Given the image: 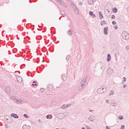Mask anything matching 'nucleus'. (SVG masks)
<instances>
[{
  "label": "nucleus",
  "mask_w": 129,
  "mask_h": 129,
  "mask_svg": "<svg viewBox=\"0 0 129 129\" xmlns=\"http://www.w3.org/2000/svg\"><path fill=\"white\" fill-rule=\"evenodd\" d=\"M122 36L123 37V38L124 39H125V37H126V36H128V34H127V32H125V31H124L122 33Z\"/></svg>",
  "instance_id": "nucleus-1"
},
{
  "label": "nucleus",
  "mask_w": 129,
  "mask_h": 129,
  "mask_svg": "<svg viewBox=\"0 0 129 129\" xmlns=\"http://www.w3.org/2000/svg\"><path fill=\"white\" fill-rule=\"evenodd\" d=\"M11 116L12 117H14V118H19V116H18V115H17V114H15V113L12 114Z\"/></svg>",
  "instance_id": "nucleus-2"
},
{
  "label": "nucleus",
  "mask_w": 129,
  "mask_h": 129,
  "mask_svg": "<svg viewBox=\"0 0 129 129\" xmlns=\"http://www.w3.org/2000/svg\"><path fill=\"white\" fill-rule=\"evenodd\" d=\"M107 31H108V27H105L104 29V34L107 35Z\"/></svg>",
  "instance_id": "nucleus-3"
},
{
  "label": "nucleus",
  "mask_w": 129,
  "mask_h": 129,
  "mask_svg": "<svg viewBox=\"0 0 129 129\" xmlns=\"http://www.w3.org/2000/svg\"><path fill=\"white\" fill-rule=\"evenodd\" d=\"M31 127H30V126L29 125H24L23 126V129H30Z\"/></svg>",
  "instance_id": "nucleus-4"
},
{
  "label": "nucleus",
  "mask_w": 129,
  "mask_h": 129,
  "mask_svg": "<svg viewBox=\"0 0 129 129\" xmlns=\"http://www.w3.org/2000/svg\"><path fill=\"white\" fill-rule=\"evenodd\" d=\"M17 79L18 82H19V83H20V82H22V80H23L22 79V78H21L20 77H17Z\"/></svg>",
  "instance_id": "nucleus-5"
},
{
  "label": "nucleus",
  "mask_w": 129,
  "mask_h": 129,
  "mask_svg": "<svg viewBox=\"0 0 129 129\" xmlns=\"http://www.w3.org/2000/svg\"><path fill=\"white\" fill-rule=\"evenodd\" d=\"M46 118H47V119H51L53 118V116L51 114L47 115H46Z\"/></svg>",
  "instance_id": "nucleus-6"
},
{
  "label": "nucleus",
  "mask_w": 129,
  "mask_h": 129,
  "mask_svg": "<svg viewBox=\"0 0 129 129\" xmlns=\"http://www.w3.org/2000/svg\"><path fill=\"white\" fill-rule=\"evenodd\" d=\"M88 3L89 5H93L95 3V1L93 0H88Z\"/></svg>",
  "instance_id": "nucleus-7"
},
{
  "label": "nucleus",
  "mask_w": 129,
  "mask_h": 129,
  "mask_svg": "<svg viewBox=\"0 0 129 129\" xmlns=\"http://www.w3.org/2000/svg\"><path fill=\"white\" fill-rule=\"evenodd\" d=\"M110 59H111V56H110V54H108L107 55V61L109 62V61H110Z\"/></svg>",
  "instance_id": "nucleus-8"
},
{
  "label": "nucleus",
  "mask_w": 129,
  "mask_h": 129,
  "mask_svg": "<svg viewBox=\"0 0 129 129\" xmlns=\"http://www.w3.org/2000/svg\"><path fill=\"white\" fill-rule=\"evenodd\" d=\"M99 16L100 19H101L103 18V16L102 15V13H101V12L99 13Z\"/></svg>",
  "instance_id": "nucleus-9"
},
{
  "label": "nucleus",
  "mask_w": 129,
  "mask_h": 129,
  "mask_svg": "<svg viewBox=\"0 0 129 129\" xmlns=\"http://www.w3.org/2000/svg\"><path fill=\"white\" fill-rule=\"evenodd\" d=\"M104 25H106V23H105V21H102L101 22V25L104 26Z\"/></svg>",
  "instance_id": "nucleus-10"
},
{
  "label": "nucleus",
  "mask_w": 129,
  "mask_h": 129,
  "mask_svg": "<svg viewBox=\"0 0 129 129\" xmlns=\"http://www.w3.org/2000/svg\"><path fill=\"white\" fill-rule=\"evenodd\" d=\"M89 15H90V16H92L93 17H94V18H95V15L93 14V12H89Z\"/></svg>",
  "instance_id": "nucleus-11"
},
{
  "label": "nucleus",
  "mask_w": 129,
  "mask_h": 129,
  "mask_svg": "<svg viewBox=\"0 0 129 129\" xmlns=\"http://www.w3.org/2000/svg\"><path fill=\"white\" fill-rule=\"evenodd\" d=\"M113 13H117V9L116 8H114L112 10Z\"/></svg>",
  "instance_id": "nucleus-12"
},
{
  "label": "nucleus",
  "mask_w": 129,
  "mask_h": 129,
  "mask_svg": "<svg viewBox=\"0 0 129 129\" xmlns=\"http://www.w3.org/2000/svg\"><path fill=\"white\" fill-rule=\"evenodd\" d=\"M111 18V19H113V20H114V19H115V16L112 15Z\"/></svg>",
  "instance_id": "nucleus-13"
},
{
  "label": "nucleus",
  "mask_w": 129,
  "mask_h": 129,
  "mask_svg": "<svg viewBox=\"0 0 129 129\" xmlns=\"http://www.w3.org/2000/svg\"><path fill=\"white\" fill-rule=\"evenodd\" d=\"M112 25H116V22L112 21Z\"/></svg>",
  "instance_id": "nucleus-14"
},
{
  "label": "nucleus",
  "mask_w": 129,
  "mask_h": 129,
  "mask_svg": "<svg viewBox=\"0 0 129 129\" xmlns=\"http://www.w3.org/2000/svg\"><path fill=\"white\" fill-rule=\"evenodd\" d=\"M114 29H117L118 28V27L117 26V25H115L113 26Z\"/></svg>",
  "instance_id": "nucleus-15"
},
{
  "label": "nucleus",
  "mask_w": 129,
  "mask_h": 129,
  "mask_svg": "<svg viewBox=\"0 0 129 129\" xmlns=\"http://www.w3.org/2000/svg\"><path fill=\"white\" fill-rule=\"evenodd\" d=\"M24 117H26V118H29V116H28V115L27 114H26L24 115Z\"/></svg>",
  "instance_id": "nucleus-16"
},
{
  "label": "nucleus",
  "mask_w": 129,
  "mask_h": 129,
  "mask_svg": "<svg viewBox=\"0 0 129 129\" xmlns=\"http://www.w3.org/2000/svg\"><path fill=\"white\" fill-rule=\"evenodd\" d=\"M118 118H119V119H123V116H119Z\"/></svg>",
  "instance_id": "nucleus-17"
},
{
  "label": "nucleus",
  "mask_w": 129,
  "mask_h": 129,
  "mask_svg": "<svg viewBox=\"0 0 129 129\" xmlns=\"http://www.w3.org/2000/svg\"><path fill=\"white\" fill-rule=\"evenodd\" d=\"M121 129H124V125H122L121 126Z\"/></svg>",
  "instance_id": "nucleus-18"
},
{
  "label": "nucleus",
  "mask_w": 129,
  "mask_h": 129,
  "mask_svg": "<svg viewBox=\"0 0 129 129\" xmlns=\"http://www.w3.org/2000/svg\"><path fill=\"white\" fill-rule=\"evenodd\" d=\"M32 86H37V84H32Z\"/></svg>",
  "instance_id": "nucleus-19"
},
{
  "label": "nucleus",
  "mask_w": 129,
  "mask_h": 129,
  "mask_svg": "<svg viewBox=\"0 0 129 129\" xmlns=\"http://www.w3.org/2000/svg\"><path fill=\"white\" fill-rule=\"evenodd\" d=\"M123 81H126V78L125 77L123 78Z\"/></svg>",
  "instance_id": "nucleus-20"
},
{
  "label": "nucleus",
  "mask_w": 129,
  "mask_h": 129,
  "mask_svg": "<svg viewBox=\"0 0 129 129\" xmlns=\"http://www.w3.org/2000/svg\"><path fill=\"white\" fill-rule=\"evenodd\" d=\"M110 95H113V92H111L110 93Z\"/></svg>",
  "instance_id": "nucleus-21"
},
{
  "label": "nucleus",
  "mask_w": 129,
  "mask_h": 129,
  "mask_svg": "<svg viewBox=\"0 0 129 129\" xmlns=\"http://www.w3.org/2000/svg\"><path fill=\"white\" fill-rule=\"evenodd\" d=\"M126 87V85H124V86H123V88H125Z\"/></svg>",
  "instance_id": "nucleus-22"
},
{
  "label": "nucleus",
  "mask_w": 129,
  "mask_h": 129,
  "mask_svg": "<svg viewBox=\"0 0 129 129\" xmlns=\"http://www.w3.org/2000/svg\"><path fill=\"white\" fill-rule=\"evenodd\" d=\"M106 127V129H110V128H109L108 126H107Z\"/></svg>",
  "instance_id": "nucleus-23"
},
{
  "label": "nucleus",
  "mask_w": 129,
  "mask_h": 129,
  "mask_svg": "<svg viewBox=\"0 0 129 129\" xmlns=\"http://www.w3.org/2000/svg\"><path fill=\"white\" fill-rule=\"evenodd\" d=\"M106 102H107V103H108V102H109L108 100H106Z\"/></svg>",
  "instance_id": "nucleus-24"
},
{
  "label": "nucleus",
  "mask_w": 129,
  "mask_h": 129,
  "mask_svg": "<svg viewBox=\"0 0 129 129\" xmlns=\"http://www.w3.org/2000/svg\"><path fill=\"white\" fill-rule=\"evenodd\" d=\"M33 83H36V81H34V82H33Z\"/></svg>",
  "instance_id": "nucleus-25"
},
{
  "label": "nucleus",
  "mask_w": 129,
  "mask_h": 129,
  "mask_svg": "<svg viewBox=\"0 0 129 129\" xmlns=\"http://www.w3.org/2000/svg\"><path fill=\"white\" fill-rule=\"evenodd\" d=\"M82 129H85V128H84V127H83Z\"/></svg>",
  "instance_id": "nucleus-26"
},
{
  "label": "nucleus",
  "mask_w": 129,
  "mask_h": 129,
  "mask_svg": "<svg viewBox=\"0 0 129 129\" xmlns=\"http://www.w3.org/2000/svg\"><path fill=\"white\" fill-rule=\"evenodd\" d=\"M87 129H91V128H88Z\"/></svg>",
  "instance_id": "nucleus-27"
}]
</instances>
